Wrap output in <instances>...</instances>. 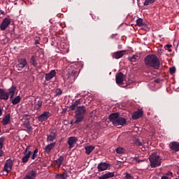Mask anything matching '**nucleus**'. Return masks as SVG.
Listing matches in <instances>:
<instances>
[{"instance_id":"1","label":"nucleus","mask_w":179,"mask_h":179,"mask_svg":"<svg viewBox=\"0 0 179 179\" xmlns=\"http://www.w3.org/2000/svg\"><path fill=\"white\" fill-rule=\"evenodd\" d=\"M144 64L147 68H153V69H160V59L155 54L148 55L144 58Z\"/></svg>"},{"instance_id":"2","label":"nucleus","mask_w":179,"mask_h":179,"mask_svg":"<svg viewBox=\"0 0 179 179\" xmlns=\"http://www.w3.org/2000/svg\"><path fill=\"white\" fill-rule=\"evenodd\" d=\"M108 120L114 127H118L120 125L121 127H125L128 124L127 119L121 116L119 112L113 113L109 115Z\"/></svg>"},{"instance_id":"3","label":"nucleus","mask_w":179,"mask_h":179,"mask_svg":"<svg viewBox=\"0 0 179 179\" xmlns=\"http://www.w3.org/2000/svg\"><path fill=\"white\" fill-rule=\"evenodd\" d=\"M16 93V85H13L8 91L6 92L4 89L0 88V100H9L15 97Z\"/></svg>"},{"instance_id":"4","label":"nucleus","mask_w":179,"mask_h":179,"mask_svg":"<svg viewBox=\"0 0 179 179\" xmlns=\"http://www.w3.org/2000/svg\"><path fill=\"white\" fill-rule=\"evenodd\" d=\"M75 110H76L74 117L76 120L74 122V124H80V122H82V121L85 120V117L87 113L86 106H78Z\"/></svg>"},{"instance_id":"5","label":"nucleus","mask_w":179,"mask_h":179,"mask_svg":"<svg viewBox=\"0 0 179 179\" xmlns=\"http://www.w3.org/2000/svg\"><path fill=\"white\" fill-rule=\"evenodd\" d=\"M150 165L151 169H156V167H159L162 166V159L160 155L157 152H153L149 157Z\"/></svg>"},{"instance_id":"6","label":"nucleus","mask_w":179,"mask_h":179,"mask_svg":"<svg viewBox=\"0 0 179 179\" xmlns=\"http://www.w3.org/2000/svg\"><path fill=\"white\" fill-rule=\"evenodd\" d=\"M13 163H14L13 159L10 158L7 159L4 164L3 171H6L7 174H9V173L12 171V167L13 166Z\"/></svg>"},{"instance_id":"7","label":"nucleus","mask_w":179,"mask_h":179,"mask_svg":"<svg viewBox=\"0 0 179 179\" xmlns=\"http://www.w3.org/2000/svg\"><path fill=\"white\" fill-rule=\"evenodd\" d=\"M50 134H47L46 142H54L57 139V130L55 129H49Z\"/></svg>"},{"instance_id":"8","label":"nucleus","mask_w":179,"mask_h":179,"mask_svg":"<svg viewBox=\"0 0 179 179\" xmlns=\"http://www.w3.org/2000/svg\"><path fill=\"white\" fill-rule=\"evenodd\" d=\"M125 79V75L122 72H119L116 73L115 80L118 86H121L124 84V80Z\"/></svg>"},{"instance_id":"9","label":"nucleus","mask_w":179,"mask_h":179,"mask_svg":"<svg viewBox=\"0 0 179 179\" xmlns=\"http://www.w3.org/2000/svg\"><path fill=\"white\" fill-rule=\"evenodd\" d=\"M51 117V114L48 111H44L42 114L38 116L37 119L39 122H44Z\"/></svg>"},{"instance_id":"10","label":"nucleus","mask_w":179,"mask_h":179,"mask_svg":"<svg viewBox=\"0 0 179 179\" xmlns=\"http://www.w3.org/2000/svg\"><path fill=\"white\" fill-rule=\"evenodd\" d=\"M108 167H111V164L107 162H100L97 166L98 171L99 173L101 171H106Z\"/></svg>"},{"instance_id":"11","label":"nucleus","mask_w":179,"mask_h":179,"mask_svg":"<svg viewBox=\"0 0 179 179\" xmlns=\"http://www.w3.org/2000/svg\"><path fill=\"white\" fill-rule=\"evenodd\" d=\"M9 24H10V19L5 17L0 24V30L3 31L6 29H8Z\"/></svg>"},{"instance_id":"12","label":"nucleus","mask_w":179,"mask_h":179,"mask_svg":"<svg viewBox=\"0 0 179 179\" xmlns=\"http://www.w3.org/2000/svg\"><path fill=\"white\" fill-rule=\"evenodd\" d=\"M142 117H143V110L142 109H138L131 115L132 120H139V118H142Z\"/></svg>"},{"instance_id":"13","label":"nucleus","mask_w":179,"mask_h":179,"mask_svg":"<svg viewBox=\"0 0 179 179\" xmlns=\"http://www.w3.org/2000/svg\"><path fill=\"white\" fill-rule=\"evenodd\" d=\"M76 75H78V71H76V70H70L66 73L67 79H71V80H75V79H76Z\"/></svg>"},{"instance_id":"14","label":"nucleus","mask_w":179,"mask_h":179,"mask_svg":"<svg viewBox=\"0 0 179 179\" xmlns=\"http://www.w3.org/2000/svg\"><path fill=\"white\" fill-rule=\"evenodd\" d=\"M57 76V72L55 70H51L48 73L45 74V79L47 82H50L52 78H55Z\"/></svg>"},{"instance_id":"15","label":"nucleus","mask_w":179,"mask_h":179,"mask_svg":"<svg viewBox=\"0 0 179 179\" xmlns=\"http://www.w3.org/2000/svg\"><path fill=\"white\" fill-rule=\"evenodd\" d=\"M78 142V138L76 136H71L69 138L67 143L69 145V148L72 149L73 148V145H75Z\"/></svg>"},{"instance_id":"16","label":"nucleus","mask_w":179,"mask_h":179,"mask_svg":"<svg viewBox=\"0 0 179 179\" xmlns=\"http://www.w3.org/2000/svg\"><path fill=\"white\" fill-rule=\"evenodd\" d=\"M56 145V142L50 143V144L47 145L44 148V153H48V155H50V152L55 148Z\"/></svg>"},{"instance_id":"17","label":"nucleus","mask_w":179,"mask_h":179,"mask_svg":"<svg viewBox=\"0 0 179 179\" xmlns=\"http://www.w3.org/2000/svg\"><path fill=\"white\" fill-rule=\"evenodd\" d=\"M127 52V50H119L113 53V58L115 59H120V58H122L124 55Z\"/></svg>"},{"instance_id":"18","label":"nucleus","mask_w":179,"mask_h":179,"mask_svg":"<svg viewBox=\"0 0 179 179\" xmlns=\"http://www.w3.org/2000/svg\"><path fill=\"white\" fill-rule=\"evenodd\" d=\"M170 149L173 152H179V143L177 141H172L169 144Z\"/></svg>"},{"instance_id":"19","label":"nucleus","mask_w":179,"mask_h":179,"mask_svg":"<svg viewBox=\"0 0 179 179\" xmlns=\"http://www.w3.org/2000/svg\"><path fill=\"white\" fill-rule=\"evenodd\" d=\"M22 101V96H17L15 97H13L12 99H10V101L13 103V106H16V104H19L20 101Z\"/></svg>"},{"instance_id":"20","label":"nucleus","mask_w":179,"mask_h":179,"mask_svg":"<svg viewBox=\"0 0 179 179\" xmlns=\"http://www.w3.org/2000/svg\"><path fill=\"white\" fill-rule=\"evenodd\" d=\"M38 59V57L36 55H32L30 58V64L33 66L34 68H36L37 65H38V63L37 62V60Z\"/></svg>"},{"instance_id":"21","label":"nucleus","mask_w":179,"mask_h":179,"mask_svg":"<svg viewBox=\"0 0 179 179\" xmlns=\"http://www.w3.org/2000/svg\"><path fill=\"white\" fill-rule=\"evenodd\" d=\"M115 172H108L101 176L99 177V179H108V178H113L114 177V174Z\"/></svg>"},{"instance_id":"22","label":"nucleus","mask_w":179,"mask_h":179,"mask_svg":"<svg viewBox=\"0 0 179 179\" xmlns=\"http://www.w3.org/2000/svg\"><path fill=\"white\" fill-rule=\"evenodd\" d=\"M27 65V60L26 59H18V68H20L21 69H23L24 66Z\"/></svg>"},{"instance_id":"23","label":"nucleus","mask_w":179,"mask_h":179,"mask_svg":"<svg viewBox=\"0 0 179 179\" xmlns=\"http://www.w3.org/2000/svg\"><path fill=\"white\" fill-rule=\"evenodd\" d=\"M79 104H80V100H76V101L73 102L71 106H69L70 110L69 111H75Z\"/></svg>"},{"instance_id":"24","label":"nucleus","mask_w":179,"mask_h":179,"mask_svg":"<svg viewBox=\"0 0 179 179\" xmlns=\"http://www.w3.org/2000/svg\"><path fill=\"white\" fill-rule=\"evenodd\" d=\"M30 156H31V150H29L27 154L24 155L22 158V163H27L29 162V159H30Z\"/></svg>"},{"instance_id":"25","label":"nucleus","mask_w":179,"mask_h":179,"mask_svg":"<svg viewBox=\"0 0 179 179\" xmlns=\"http://www.w3.org/2000/svg\"><path fill=\"white\" fill-rule=\"evenodd\" d=\"M26 176L30 179H36V177H37V171L34 170H31L29 171Z\"/></svg>"},{"instance_id":"26","label":"nucleus","mask_w":179,"mask_h":179,"mask_svg":"<svg viewBox=\"0 0 179 179\" xmlns=\"http://www.w3.org/2000/svg\"><path fill=\"white\" fill-rule=\"evenodd\" d=\"M9 122H10V114L8 113L3 117L2 124L3 125H8Z\"/></svg>"},{"instance_id":"27","label":"nucleus","mask_w":179,"mask_h":179,"mask_svg":"<svg viewBox=\"0 0 179 179\" xmlns=\"http://www.w3.org/2000/svg\"><path fill=\"white\" fill-rule=\"evenodd\" d=\"M94 146L90 145H86L85 147V153L86 155H90L93 150H94Z\"/></svg>"},{"instance_id":"28","label":"nucleus","mask_w":179,"mask_h":179,"mask_svg":"<svg viewBox=\"0 0 179 179\" xmlns=\"http://www.w3.org/2000/svg\"><path fill=\"white\" fill-rule=\"evenodd\" d=\"M56 178H57V179H66V178H68V173L64 172L62 174H57L56 175Z\"/></svg>"},{"instance_id":"29","label":"nucleus","mask_w":179,"mask_h":179,"mask_svg":"<svg viewBox=\"0 0 179 179\" xmlns=\"http://www.w3.org/2000/svg\"><path fill=\"white\" fill-rule=\"evenodd\" d=\"M136 26H138L139 27H142V26H145V22H143V20L142 18H138L136 20Z\"/></svg>"},{"instance_id":"30","label":"nucleus","mask_w":179,"mask_h":179,"mask_svg":"<svg viewBox=\"0 0 179 179\" xmlns=\"http://www.w3.org/2000/svg\"><path fill=\"white\" fill-rule=\"evenodd\" d=\"M64 162V156L61 155L59 157V158L56 160V163L59 167H61L62 166V163Z\"/></svg>"},{"instance_id":"31","label":"nucleus","mask_w":179,"mask_h":179,"mask_svg":"<svg viewBox=\"0 0 179 179\" xmlns=\"http://www.w3.org/2000/svg\"><path fill=\"white\" fill-rule=\"evenodd\" d=\"M116 153L118 155H123V153H125V148L122 147H118L116 148Z\"/></svg>"},{"instance_id":"32","label":"nucleus","mask_w":179,"mask_h":179,"mask_svg":"<svg viewBox=\"0 0 179 179\" xmlns=\"http://www.w3.org/2000/svg\"><path fill=\"white\" fill-rule=\"evenodd\" d=\"M32 153V155L31 156V159L32 160H34L36 157H37V154L38 153V148H36Z\"/></svg>"},{"instance_id":"33","label":"nucleus","mask_w":179,"mask_h":179,"mask_svg":"<svg viewBox=\"0 0 179 179\" xmlns=\"http://www.w3.org/2000/svg\"><path fill=\"white\" fill-rule=\"evenodd\" d=\"M41 106H43V101H38L37 103L34 106L35 110H40L41 108Z\"/></svg>"},{"instance_id":"34","label":"nucleus","mask_w":179,"mask_h":179,"mask_svg":"<svg viewBox=\"0 0 179 179\" xmlns=\"http://www.w3.org/2000/svg\"><path fill=\"white\" fill-rule=\"evenodd\" d=\"M156 2V0H145L143 2L144 6H148V5H151V3H155Z\"/></svg>"},{"instance_id":"35","label":"nucleus","mask_w":179,"mask_h":179,"mask_svg":"<svg viewBox=\"0 0 179 179\" xmlns=\"http://www.w3.org/2000/svg\"><path fill=\"white\" fill-rule=\"evenodd\" d=\"M134 143L136 145V146H142V142L141 140H139V138H135L134 140Z\"/></svg>"},{"instance_id":"36","label":"nucleus","mask_w":179,"mask_h":179,"mask_svg":"<svg viewBox=\"0 0 179 179\" xmlns=\"http://www.w3.org/2000/svg\"><path fill=\"white\" fill-rule=\"evenodd\" d=\"M24 127H25V128H27V129L28 130V131H33V127H31V126H30V122H27L25 124H24Z\"/></svg>"},{"instance_id":"37","label":"nucleus","mask_w":179,"mask_h":179,"mask_svg":"<svg viewBox=\"0 0 179 179\" xmlns=\"http://www.w3.org/2000/svg\"><path fill=\"white\" fill-rule=\"evenodd\" d=\"M137 57L138 55H132L131 57H129V61H130V62H135Z\"/></svg>"},{"instance_id":"38","label":"nucleus","mask_w":179,"mask_h":179,"mask_svg":"<svg viewBox=\"0 0 179 179\" xmlns=\"http://www.w3.org/2000/svg\"><path fill=\"white\" fill-rule=\"evenodd\" d=\"M176 66H172L169 68V73L171 75H174V73H176Z\"/></svg>"},{"instance_id":"39","label":"nucleus","mask_w":179,"mask_h":179,"mask_svg":"<svg viewBox=\"0 0 179 179\" xmlns=\"http://www.w3.org/2000/svg\"><path fill=\"white\" fill-rule=\"evenodd\" d=\"M55 96H61V94H62V90H61L60 88H57L55 90Z\"/></svg>"},{"instance_id":"40","label":"nucleus","mask_w":179,"mask_h":179,"mask_svg":"<svg viewBox=\"0 0 179 179\" xmlns=\"http://www.w3.org/2000/svg\"><path fill=\"white\" fill-rule=\"evenodd\" d=\"M3 142H5V137L0 138V150H2L3 148Z\"/></svg>"},{"instance_id":"41","label":"nucleus","mask_w":179,"mask_h":179,"mask_svg":"<svg viewBox=\"0 0 179 179\" xmlns=\"http://www.w3.org/2000/svg\"><path fill=\"white\" fill-rule=\"evenodd\" d=\"M124 82L126 83V86H129V85H131V83H134V81L130 78H128L127 80L125 79Z\"/></svg>"},{"instance_id":"42","label":"nucleus","mask_w":179,"mask_h":179,"mask_svg":"<svg viewBox=\"0 0 179 179\" xmlns=\"http://www.w3.org/2000/svg\"><path fill=\"white\" fill-rule=\"evenodd\" d=\"M125 179H132L134 178V177L132 176H131V174L128 172L126 173L125 176H124Z\"/></svg>"},{"instance_id":"43","label":"nucleus","mask_w":179,"mask_h":179,"mask_svg":"<svg viewBox=\"0 0 179 179\" xmlns=\"http://www.w3.org/2000/svg\"><path fill=\"white\" fill-rule=\"evenodd\" d=\"M29 150H30V145H28L25 150L23 151L22 155H27L29 153Z\"/></svg>"},{"instance_id":"44","label":"nucleus","mask_w":179,"mask_h":179,"mask_svg":"<svg viewBox=\"0 0 179 179\" xmlns=\"http://www.w3.org/2000/svg\"><path fill=\"white\" fill-rule=\"evenodd\" d=\"M166 47V48H168L169 52H171L173 51V50H171V47H173V45H171V44H167Z\"/></svg>"},{"instance_id":"45","label":"nucleus","mask_w":179,"mask_h":179,"mask_svg":"<svg viewBox=\"0 0 179 179\" xmlns=\"http://www.w3.org/2000/svg\"><path fill=\"white\" fill-rule=\"evenodd\" d=\"M134 159L135 162H137V163H142V162H143V160L139 159V158L138 157H135Z\"/></svg>"},{"instance_id":"46","label":"nucleus","mask_w":179,"mask_h":179,"mask_svg":"<svg viewBox=\"0 0 179 179\" xmlns=\"http://www.w3.org/2000/svg\"><path fill=\"white\" fill-rule=\"evenodd\" d=\"M165 176H169L170 177H173V172L169 171L165 173Z\"/></svg>"},{"instance_id":"47","label":"nucleus","mask_w":179,"mask_h":179,"mask_svg":"<svg viewBox=\"0 0 179 179\" xmlns=\"http://www.w3.org/2000/svg\"><path fill=\"white\" fill-rule=\"evenodd\" d=\"M154 82H155V83H160V82H162V79H160V78H157V79H155V80H154Z\"/></svg>"},{"instance_id":"48","label":"nucleus","mask_w":179,"mask_h":179,"mask_svg":"<svg viewBox=\"0 0 179 179\" xmlns=\"http://www.w3.org/2000/svg\"><path fill=\"white\" fill-rule=\"evenodd\" d=\"M67 110H68V108H63L62 111V114H65Z\"/></svg>"},{"instance_id":"49","label":"nucleus","mask_w":179,"mask_h":179,"mask_svg":"<svg viewBox=\"0 0 179 179\" xmlns=\"http://www.w3.org/2000/svg\"><path fill=\"white\" fill-rule=\"evenodd\" d=\"M3 156V150H0V157H2Z\"/></svg>"},{"instance_id":"50","label":"nucleus","mask_w":179,"mask_h":179,"mask_svg":"<svg viewBox=\"0 0 179 179\" xmlns=\"http://www.w3.org/2000/svg\"><path fill=\"white\" fill-rule=\"evenodd\" d=\"M161 179H169L167 176H163L161 177Z\"/></svg>"},{"instance_id":"51","label":"nucleus","mask_w":179,"mask_h":179,"mask_svg":"<svg viewBox=\"0 0 179 179\" xmlns=\"http://www.w3.org/2000/svg\"><path fill=\"white\" fill-rule=\"evenodd\" d=\"M34 44L35 45H37V44H40V41H38V40H36Z\"/></svg>"},{"instance_id":"52","label":"nucleus","mask_w":179,"mask_h":179,"mask_svg":"<svg viewBox=\"0 0 179 179\" xmlns=\"http://www.w3.org/2000/svg\"><path fill=\"white\" fill-rule=\"evenodd\" d=\"M0 13L1 15H5V12L3 10H0Z\"/></svg>"},{"instance_id":"53","label":"nucleus","mask_w":179,"mask_h":179,"mask_svg":"<svg viewBox=\"0 0 179 179\" xmlns=\"http://www.w3.org/2000/svg\"><path fill=\"white\" fill-rule=\"evenodd\" d=\"M2 115V108L0 106V117Z\"/></svg>"},{"instance_id":"54","label":"nucleus","mask_w":179,"mask_h":179,"mask_svg":"<svg viewBox=\"0 0 179 179\" xmlns=\"http://www.w3.org/2000/svg\"><path fill=\"white\" fill-rule=\"evenodd\" d=\"M69 124H70V125H72L73 124V120H71Z\"/></svg>"},{"instance_id":"55","label":"nucleus","mask_w":179,"mask_h":179,"mask_svg":"<svg viewBox=\"0 0 179 179\" xmlns=\"http://www.w3.org/2000/svg\"><path fill=\"white\" fill-rule=\"evenodd\" d=\"M54 41H52L51 45H55Z\"/></svg>"},{"instance_id":"56","label":"nucleus","mask_w":179,"mask_h":179,"mask_svg":"<svg viewBox=\"0 0 179 179\" xmlns=\"http://www.w3.org/2000/svg\"><path fill=\"white\" fill-rule=\"evenodd\" d=\"M86 128H89V124H86Z\"/></svg>"},{"instance_id":"57","label":"nucleus","mask_w":179,"mask_h":179,"mask_svg":"<svg viewBox=\"0 0 179 179\" xmlns=\"http://www.w3.org/2000/svg\"><path fill=\"white\" fill-rule=\"evenodd\" d=\"M15 38H19V36H17L15 37Z\"/></svg>"},{"instance_id":"58","label":"nucleus","mask_w":179,"mask_h":179,"mask_svg":"<svg viewBox=\"0 0 179 179\" xmlns=\"http://www.w3.org/2000/svg\"><path fill=\"white\" fill-rule=\"evenodd\" d=\"M25 117H29V115H25Z\"/></svg>"},{"instance_id":"59","label":"nucleus","mask_w":179,"mask_h":179,"mask_svg":"<svg viewBox=\"0 0 179 179\" xmlns=\"http://www.w3.org/2000/svg\"><path fill=\"white\" fill-rule=\"evenodd\" d=\"M13 31H15V28H13Z\"/></svg>"},{"instance_id":"60","label":"nucleus","mask_w":179,"mask_h":179,"mask_svg":"<svg viewBox=\"0 0 179 179\" xmlns=\"http://www.w3.org/2000/svg\"><path fill=\"white\" fill-rule=\"evenodd\" d=\"M18 71H20V69H18Z\"/></svg>"},{"instance_id":"61","label":"nucleus","mask_w":179,"mask_h":179,"mask_svg":"<svg viewBox=\"0 0 179 179\" xmlns=\"http://www.w3.org/2000/svg\"><path fill=\"white\" fill-rule=\"evenodd\" d=\"M175 179H179V178H175Z\"/></svg>"}]
</instances>
